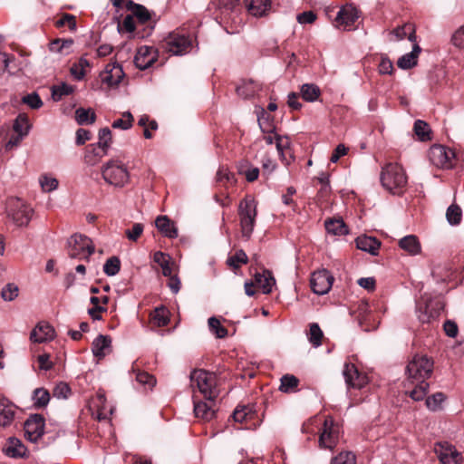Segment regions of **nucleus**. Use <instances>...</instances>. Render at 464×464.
<instances>
[{"instance_id":"nucleus-49","label":"nucleus","mask_w":464,"mask_h":464,"mask_svg":"<svg viewBox=\"0 0 464 464\" xmlns=\"http://www.w3.org/2000/svg\"><path fill=\"white\" fill-rule=\"evenodd\" d=\"M121 261L118 256L108 258L103 266V272L108 276H113L120 272Z\"/></svg>"},{"instance_id":"nucleus-1","label":"nucleus","mask_w":464,"mask_h":464,"mask_svg":"<svg viewBox=\"0 0 464 464\" xmlns=\"http://www.w3.org/2000/svg\"><path fill=\"white\" fill-rule=\"evenodd\" d=\"M433 372V361L426 355L416 354L406 367L409 380L415 387L409 392L414 401H421L427 395L430 384L426 382Z\"/></svg>"},{"instance_id":"nucleus-37","label":"nucleus","mask_w":464,"mask_h":464,"mask_svg":"<svg viewBox=\"0 0 464 464\" xmlns=\"http://www.w3.org/2000/svg\"><path fill=\"white\" fill-rule=\"evenodd\" d=\"M269 8V0H250L248 5L249 12L255 16L265 15Z\"/></svg>"},{"instance_id":"nucleus-34","label":"nucleus","mask_w":464,"mask_h":464,"mask_svg":"<svg viewBox=\"0 0 464 464\" xmlns=\"http://www.w3.org/2000/svg\"><path fill=\"white\" fill-rule=\"evenodd\" d=\"M279 391L285 393H291L297 391L299 380L292 374H285L281 377Z\"/></svg>"},{"instance_id":"nucleus-53","label":"nucleus","mask_w":464,"mask_h":464,"mask_svg":"<svg viewBox=\"0 0 464 464\" xmlns=\"http://www.w3.org/2000/svg\"><path fill=\"white\" fill-rule=\"evenodd\" d=\"M136 381L148 389H151L156 384L155 377L145 372H137Z\"/></svg>"},{"instance_id":"nucleus-47","label":"nucleus","mask_w":464,"mask_h":464,"mask_svg":"<svg viewBox=\"0 0 464 464\" xmlns=\"http://www.w3.org/2000/svg\"><path fill=\"white\" fill-rule=\"evenodd\" d=\"M307 335L309 342L313 344L314 347H319L322 344V338L324 334L318 324L313 323L310 324L309 333Z\"/></svg>"},{"instance_id":"nucleus-38","label":"nucleus","mask_w":464,"mask_h":464,"mask_svg":"<svg viewBox=\"0 0 464 464\" xmlns=\"http://www.w3.org/2000/svg\"><path fill=\"white\" fill-rule=\"evenodd\" d=\"M260 90L259 85L254 81L245 82L243 84L237 88V92L239 96L247 99L255 96Z\"/></svg>"},{"instance_id":"nucleus-31","label":"nucleus","mask_w":464,"mask_h":464,"mask_svg":"<svg viewBox=\"0 0 464 464\" xmlns=\"http://www.w3.org/2000/svg\"><path fill=\"white\" fill-rule=\"evenodd\" d=\"M128 9L131 12V15L137 18L140 24H145L150 19V11L141 5L130 2Z\"/></svg>"},{"instance_id":"nucleus-3","label":"nucleus","mask_w":464,"mask_h":464,"mask_svg":"<svg viewBox=\"0 0 464 464\" xmlns=\"http://www.w3.org/2000/svg\"><path fill=\"white\" fill-rule=\"evenodd\" d=\"M191 386L198 389L207 401H212L218 396L217 376L205 370H194L190 373Z\"/></svg>"},{"instance_id":"nucleus-7","label":"nucleus","mask_w":464,"mask_h":464,"mask_svg":"<svg viewBox=\"0 0 464 464\" xmlns=\"http://www.w3.org/2000/svg\"><path fill=\"white\" fill-rule=\"evenodd\" d=\"M8 218L17 227H26L33 214V209L19 198H10L6 201Z\"/></svg>"},{"instance_id":"nucleus-36","label":"nucleus","mask_w":464,"mask_h":464,"mask_svg":"<svg viewBox=\"0 0 464 464\" xmlns=\"http://www.w3.org/2000/svg\"><path fill=\"white\" fill-rule=\"evenodd\" d=\"M150 320L159 327L166 326L169 323L168 310L164 306L155 308L150 314Z\"/></svg>"},{"instance_id":"nucleus-32","label":"nucleus","mask_w":464,"mask_h":464,"mask_svg":"<svg viewBox=\"0 0 464 464\" xmlns=\"http://www.w3.org/2000/svg\"><path fill=\"white\" fill-rule=\"evenodd\" d=\"M392 34L397 41L402 40L404 37L408 36L411 42L414 44L416 42L415 29L411 24H405L402 26H399L394 29Z\"/></svg>"},{"instance_id":"nucleus-18","label":"nucleus","mask_w":464,"mask_h":464,"mask_svg":"<svg viewBox=\"0 0 464 464\" xmlns=\"http://www.w3.org/2000/svg\"><path fill=\"white\" fill-rule=\"evenodd\" d=\"M123 76L124 72L119 64H108L100 74L101 81L109 87L117 86Z\"/></svg>"},{"instance_id":"nucleus-43","label":"nucleus","mask_w":464,"mask_h":464,"mask_svg":"<svg viewBox=\"0 0 464 464\" xmlns=\"http://www.w3.org/2000/svg\"><path fill=\"white\" fill-rule=\"evenodd\" d=\"M30 130V123L28 117L24 113H21L17 116L14 123V130L21 135L25 137Z\"/></svg>"},{"instance_id":"nucleus-23","label":"nucleus","mask_w":464,"mask_h":464,"mask_svg":"<svg viewBox=\"0 0 464 464\" xmlns=\"http://www.w3.org/2000/svg\"><path fill=\"white\" fill-rule=\"evenodd\" d=\"M15 406L6 399L0 400V426L8 427L14 421Z\"/></svg>"},{"instance_id":"nucleus-15","label":"nucleus","mask_w":464,"mask_h":464,"mask_svg":"<svg viewBox=\"0 0 464 464\" xmlns=\"http://www.w3.org/2000/svg\"><path fill=\"white\" fill-rule=\"evenodd\" d=\"M345 383L350 388L361 389L367 383V377L359 372L353 363H345L343 371Z\"/></svg>"},{"instance_id":"nucleus-58","label":"nucleus","mask_w":464,"mask_h":464,"mask_svg":"<svg viewBox=\"0 0 464 464\" xmlns=\"http://www.w3.org/2000/svg\"><path fill=\"white\" fill-rule=\"evenodd\" d=\"M123 119H118L112 123L115 129L128 130L131 127L133 117L130 112L126 111L123 113Z\"/></svg>"},{"instance_id":"nucleus-21","label":"nucleus","mask_w":464,"mask_h":464,"mask_svg":"<svg viewBox=\"0 0 464 464\" xmlns=\"http://www.w3.org/2000/svg\"><path fill=\"white\" fill-rule=\"evenodd\" d=\"M3 451L6 456L17 459L25 457L27 449L19 439L10 437L5 443Z\"/></svg>"},{"instance_id":"nucleus-29","label":"nucleus","mask_w":464,"mask_h":464,"mask_svg":"<svg viewBox=\"0 0 464 464\" xmlns=\"http://www.w3.org/2000/svg\"><path fill=\"white\" fill-rule=\"evenodd\" d=\"M399 246L401 249L408 252L411 256L418 255L420 252V244L416 236L409 235L402 237L399 241Z\"/></svg>"},{"instance_id":"nucleus-13","label":"nucleus","mask_w":464,"mask_h":464,"mask_svg":"<svg viewBox=\"0 0 464 464\" xmlns=\"http://www.w3.org/2000/svg\"><path fill=\"white\" fill-rule=\"evenodd\" d=\"M358 17V11L354 6L345 5L338 11L334 25L343 31L351 30Z\"/></svg>"},{"instance_id":"nucleus-20","label":"nucleus","mask_w":464,"mask_h":464,"mask_svg":"<svg viewBox=\"0 0 464 464\" xmlns=\"http://www.w3.org/2000/svg\"><path fill=\"white\" fill-rule=\"evenodd\" d=\"M194 413L198 419L209 421L216 415L215 400L212 401H194Z\"/></svg>"},{"instance_id":"nucleus-50","label":"nucleus","mask_w":464,"mask_h":464,"mask_svg":"<svg viewBox=\"0 0 464 464\" xmlns=\"http://www.w3.org/2000/svg\"><path fill=\"white\" fill-rule=\"evenodd\" d=\"M462 217L461 209L457 205H450L446 212L447 220L450 225L459 224Z\"/></svg>"},{"instance_id":"nucleus-9","label":"nucleus","mask_w":464,"mask_h":464,"mask_svg":"<svg viewBox=\"0 0 464 464\" xmlns=\"http://www.w3.org/2000/svg\"><path fill=\"white\" fill-rule=\"evenodd\" d=\"M192 47V42L188 36L172 33L163 42V48L166 52L174 55L188 53Z\"/></svg>"},{"instance_id":"nucleus-22","label":"nucleus","mask_w":464,"mask_h":464,"mask_svg":"<svg viewBox=\"0 0 464 464\" xmlns=\"http://www.w3.org/2000/svg\"><path fill=\"white\" fill-rule=\"evenodd\" d=\"M255 283L264 294H270L276 285V279L271 271L264 269L261 273L255 274Z\"/></svg>"},{"instance_id":"nucleus-64","label":"nucleus","mask_w":464,"mask_h":464,"mask_svg":"<svg viewBox=\"0 0 464 464\" xmlns=\"http://www.w3.org/2000/svg\"><path fill=\"white\" fill-rule=\"evenodd\" d=\"M451 42L454 46L459 49H464V25L455 31L452 34Z\"/></svg>"},{"instance_id":"nucleus-11","label":"nucleus","mask_w":464,"mask_h":464,"mask_svg":"<svg viewBox=\"0 0 464 464\" xmlns=\"http://www.w3.org/2000/svg\"><path fill=\"white\" fill-rule=\"evenodd\" d=\"M311 288L316 295H325L332 288L334 276L326 269L315 271L311 276Z\"/></svg>"},{"instance_id":"nucleus-60","label":"nucleus","mask_w":464,"mask_h":464,"mask_svg":"<svg viewBox=\"0 0 464 464\" xmlns=\"http://www.w3.org/2000/svg\"><path fill=\"white\" fill-rule=\"evenodd\" d=\"M70 393L71 389L65 382H59L53 391V397L57 399H67Z\"/></svg>"},{"instance_id":"nucleus-54","label":"nucleus","mask_w":464,"mask_h":464,"mask_svg":"<svg viewBox=\"0 0 464 464\" xmlns=\"http://www.w3.org/2000/svg\"><path fill=\"white\" fill-rule=\"evenodd\" d=\"M444 400L445 395L442 392H437L426 399V405L430 411H437Z\"/></svg>"},{"instance_id":"nucleus-33","label":"nucleus","mask_w":464,"mask_h":464,"mask_svg":"<svg viewBox=\"0 0 464 464\" xmlns=\"http://www.w3.org/2000/svg\"><path fill=\"white\" fill-rule=\"evenodd\" d=\"M73 44V40L72 39H56L51 42L49 45V49L53 53H61L63 55H67L71 52V48Z\"/></svg>"},{"instance_id":"nucleus-16","label":"nucleus","mask_w":464,"mask_h":464,"mask_svg":"<svg viewBox=\"0 0 464 464\" xmlns=\"http://www.w3.org/2000/svg\"><path fill=\"white\" fill-rule=\"evenodd\" d=\"M157 50L154 47L140 46L134 57V63L140 70H146L157 61Z\"/></svg>"},{"instance_id":"nucleus-57","label":"nucleus","mask_w":464,"mask_h":464,"mask_svg":"<svg viewBox=\"0 0 464 464\" xmlns=\"http://www.w3.org/2000/svg\"><path fill=\"white\" fill-rule=\"evenodd\" d=\"M111 143V132L109 128H103L99 131V141L96 145L108 150Z\"/></svg>"},{"instance_id":"nucleus-19","label":"nucleus","mask_w":464,"mask_h":464,"mask_svg":"<svg viewBox=\"0 0 464 464\" xmlns=\"http://www.w3.org/2000/svg\"><path fill=\"white\" fill-rule=\"evenodd\" d=\"M92 351L98 359L104 358L111 351V338L109 335H98L92 343Z\"/></svg>"},{"instance_id":"nucleus-61","label":"nucleus","mask_w":464,"mask_h":464,"mask_svg":"<svg viewBox=\"0 0 464 464\" xmlns=\"http://www.w3.org/2000/svg\"><path fill=\"white\" fill-rule=\"evenodd\" d=\"M67 25L71 31L76 29L75 16L70 14H63L59 20L56 21V26L62 27Z\"/></svg>"},{"instance_id":"nucleus-46","label":"nucleus","mask_w":464,"mask_h":464,"mask_svg":"<svg viewBox=\"0 0 464 464\" xmlns=\"http://www.w3.org/2000/svg\"><path fill=\"white\" fill-rule=\"evenodd\" d=\"M413 130L420 140L425 141L431 139L430 126L425 121L417 120L414 123Z\"/></svg>"},{"instance_id":"nucleus-40","label":"nucleus","mask_w":464,"mask_h":464,"mask_svg":"<svg viewBox=\"0 0 464 464\" xmlns=\"http://www.w3.org/2000/svg\"><path fill=\"white\" fill-rule=\"evenodd\" d=\"M75 119L78 124H92L95 121L96 116L92 110L79 108L75 111Z\"/></svg>"},{"instance_id":"nucleus-48","label":"nucleus","mask_w":464,"mask_h":464,"mask_svg":"<svg viewBox=\"0 0 464 464\" xmlns=\"http://www.w3.org/2000/svg\"><path fill=\"white\" fill-rule=\"evenodd\" d=\"M73 92V87L67 83H61L52 87V98L53 101L58 102L63 96L69 95Z\"/></svg>"},{"instance_id":"nucleus-10","label":"nucleus","mask_w":464,"mask_h":464,"mask_svg":"<svg viewBox=\"0 0 464 464\" xmlns=\"http://www.w3.org/2000/svg\"><path fill=\"white\" fill-rule=\"evenodd\" d=\"M454 158V151L442 145H433L429 150L430 161L438 168L450 169L453 167Z\"/></svg>"},{"instance_id":"nucleus-25","label":"nucleus","mask_w":464,"mask_h":464,"mask_svg":"<svg viewBox=\"0 0 464 464\" xmlns=\"http://www.w3.org/2000/svg\"><path fill=\"white\" fill-rule=\"evenodd\" d=\"M290 144L291 143L289 138L286 136H279V138L276 139V150L279 153L281 160L285 165H289L292 160H294V157L290 150Z\"/></svg>"},{"instance_id":"nucleus-8","label":"nucleus","mask_w":464,"mask_h":464,"mask_svg":"<svg viewBox=\"0 0 464 464\" xmlns=\"http://www.w3.org/2000/svg\"><path fill=\"white\" fill-rule=\"evenodd\" d=\"M339 438V426L334 422L332 417L327 416L319 430V448L332 450L336 447Z\"/></svg>"},{"instance_id":"nucleus-62","label":"nucleus","mask_w":464,"mask_h":464,"mask_svg":"<svg viewBox=\"0 0 464 464\" xmlns=\"http://www.w3.org/2000/svg\"><path fill=\"white\" fill-rule=\"evenodd\" d=\"M144 227L140 223H135L130 229H127L125 234L129 240L137 241L141 236Z\"/></svg>"},{"instance_id":"nucleus-30","label":"nucleus","mask_w":464,"mask_h":464,"mask_svg":"<svg viewBox=\"0 0 464 464\" xmlns=\"http://www.w3.org/2000/svg\"><path fill=\"white\" fill-rule=\"evenodd\" d=\"M302 98L308 102H315L321 95L320 88L314 83H304L300 88Z\"/></svg>"},{"instance_id":"nucleus-17","label":"nucleus","mask_w":464,"mask_h":464,"mask_svg":"<svg viewBox=\"0 0 464 464\" xmlns=\"http://www.w3.org/2000/svg\"><path fill=\"white\" fill-rule=\"evenodd\" d=\"M54 338L53 327L46 322L38 323L30 334L32 343H42Z\"/></svg>"},{"instance_id":"nucleus-24","label":"nucleus","mask_w":464,"mask_h":464,"mask_svg":"<svg viewBox=\"0 0 464 464\" xmlns=\"http://www.w3.org/2000/svg\"><path fill=\"white\" fill-rule=\"evenodd\" d=\"M158 230L165 237L175 238L178 237V229L174 223L167 216H160L155 220Z\"/></svg>"},{"instance_id":"nucleus-12","label":"nucleus","mask_w":464,"mask_h":464,"mask_svg":"<svg viewBox=\"0 0 464 464\" xmlns=\"http://www.w3.org/2000/svg\"><path fill=\"white\" fill-rule=\"evenodd\" d=\"M434 451L441 464H459L462 461L461 454L449 442H438Z\"/></svg>"},{"instance_id":"nucleus-4","label":"nucleus","mask_w":464,"mask_h":464,"mask_svg":"<svg viewBox=\"0 0 464 464\" xmlns=\"http://www.w3.org/2000/svg\"><path fill=\"white\" fill-rule=\"evenodd\" d=\"M105 182L116 188H123L130 180L127 167L119 160H109L102 168Z\"/></svg>"},{"instance_id":"nucleus-41","label":"nucleus","mask_w":464,"mask_h":464,"mask_svg":"<svg viewBox=\"0 0 464 464\" xmlns=\"http://www.w3.org/2000/svg\"><path fill=\"white\" fill-rule=\"evenodd\" d=\"M33 401L36 408L45 407L50 401V393L44 388H36L33 393Z\"/></svg>"},{"instance_id":"nucleus-63","label":"nucleus","mask_w":464,"mask_h":464,"mask_svg":"<svg viewBox=\"0 0 464 464\" xmlns=\"http://www.w3.org/2000/svg\"><path fill=\"white\" fill-rule=\"evenodd\" d=\"M40 184L44 191L50 192L57 188L58 180L54 178L44 176L40 179Z\"/></svg>"},{"instance_id":"nucleus-2","label":"nucleus","mask_w":464,"mask_h":464,"mask_svg":"<svg viewBox=\"0 0 464 464\" xmlns=\"http://www.w3.org/2000/svg\"><path fill=\"white\" fill-rule=\"evenodd\" d=\"M382 187L393 195H401L405 190L408 178L403 168L398 163L386 164L380 176Z\"/></svg>"},{"instance_id":"nucleus-59","label":"nucleus","mask_w":464,"mask_h":464,"mask_svg":"<svg viewBox=\"0 0 464 464\" xmlns=\"http://www.w3.org/2000/svg\"><path fill=\"white\" fill-rule=\"evenodd\" d=\"M22 102L32 109H39L43 106V102L36 92L24 96Z\"/></svg>"},{"instance_id":"nucleus-35","label":"nucleus","mask_w":464,"mask_h":464,"mask_svg":"<svg viewBox=\"0 0 464 464\" xmlns=\"http://www.w3.org/2000/svg\"><path fill=\"white\" fill-rule=\"evenodd\" d=\"M325 229L333 235H346L348 229L342 219H327L324 222Z\"/></svg>"},{"instance_id":"nucleus-42","label":"nucleus","mask_w":464,"mask_h":464,"mask_svg":"<svg viewBox=\"0 0 464 464\" xmlns=\"http://www.w3.org/2000/svg\"><path fill=\"white\" fill-rule=\"evenodd\" d=\"M259 127L264 134L263 140L266 144L270 145L274 142L276 143V139L279 138V135L275 133V126H265L264 118H258Z\"/></svg>"},{"instance_id":"nucleus-51","label":"nucleus","mask_w":464,"mask_h":464,"mask_svg":"<svg viewBox=\"0 0 464 464\" xmlns=\"http://www.w3.org/2000/svg\"><path fill=\"white\" fill-rule=\"evenodd\" d=\"M331 464H356V457L352 451H342L332 459Z\"/></svg>"},{"instance_id":"nucleus-5","label":"nucleus","mask_w":464,"mask_h":464,"mask_svg":"<svg viewBox=\"0 0 464 464\" xmlns=\"http://www.w3.org/2000/svg\"><path fill=\"white\" fill-rule=\"evenodd\" d=\"M238 216L243 237L248 240L254 231L256 218V204L251 198H245L238 206Z\"/></svg>"},{"instance_id":"nucleus-28","label":"nucleus","mask_w":464,"mask_h":464,"mask_svg":"<svg viewBox=\"0 0 464 464\" xmlns=\"http://www.w3.org/2000/svg\"><path fill=\"white\" fill-rule=\"evenodd\" d=\"M357 248L368 252L373 256L377 255L380 247V242L372 237H358L356 238Z\"/></svg>"},{"instance_id":"nucleus-44","label":"nucleus","mask_w":464,"mask_h":464,"mask_svg":"<svg viewBox=\"0 0 464 464\" xmlns=\"http://www.w3.org/2000/svg\"><path fill=\"white\" fill-rule=\"evenodd\" d=\"M247 262L248 257L243 249L237 250L235 255L228 256L227 259V266L233 269H237Z\"/></svg>"},{"instance_id":"nucleus-56","label":"nucleus","mask_w":464,"mask_h":464,"mask_svg":"<svg viewBox=\"0 0 464 464\" xmlns=\"http://www.w3.org/2000/svg\"><path fill=\"white\" fill-rule=\"evenodd\" d=\"M18 286L14 284H7L2 290L1 295L5 301H13L18 295Z\"/></svg>"},{"instance_id":"nucleus-26","label":"nucleus","mask_w":464,"mask_h":464,"mask_svg":"<svg viewBox=\"0 0 464 464\" xmlns=\"http://www.w3.org/2000/svg\"><path fill=\"white\" fill-rule=\"evenodd\" d=\"M421 52V48L418 44H414L412 46V51L402 55L397 62L398 66L401 69H411L417 64L418 56Z\"/></svg>"},{"instance_id":"nucleus-55","label":"nucleus","mask_w":464,"mask_h":464,"mask_svg":"<svg viewBox=\"0 0 464 464\" xmlns=\"http://www.w3.org/2000/svg\"><path fill=\"white\" fill-rule=\"evenodd\" d=\"M253 415L252 410L247 406H238L233 412V419L237 422H243Z\"/></svg>"},{"instance_id":"nucleus-52","label":"nucleus","mask_w":464,"mask_h":464,"mask_svg":"<svg viewBox=\"0 0 464 464\" xmlns=\"http://www.w3.org/2000/svg\"><path fill=\"white\" fill-rule=\"evenodd\" d=\"M208 326L210 331L218 337L224 338L227 335V330L221 325L218 319L210 317L208 319Z\"/></svg>"},{"instance_id":"nucleus-14","label":"nucleus","mask_w":464,"mask_h":464,"mask_svg":"<svg viewBox=\"0 0 464 464\" xmlns=\"http://www.w3.org/2000/svg\"><path fill=\"white\" fill-rule=\"evenodd\" d=\"M44 419L41 415H32L24 422V436L32 441L36 442L44 434Z\"/></svg>"},{"instance_id":"nucleus-45","label":"nucleus","mask_w":464,"mask_h":464,"mask_svg":"<svg viewBox=\"0 0 464 464\" xmlns=\"http://www.w3.org/2000/svg\"><path fill=\"white\" fill-rule=\"evenodd\" d=\"M90 66L89 61L84 58L81 57L78 61V63H73L70 69V72L72 75L78 81L83 79L85 76V70Z\"/></svg>"},{"instance_id":"nucleus-39","label":"nucleus","mask_w":464,"mask_h":464,"mask_svg":"<svg viewBox=\"0 0 464 464\" xmlns=\"http://www.w3.org/2000/svg\"><path fill=\"white\" fill-rule=\"evenodd\" d=\"M169 259L168 255L160 251L156 252L153 256L154 262L160 266L164 276H170L172 274Z\"/></svg>"},{"instance_id":"nucleus-27","label":"nucleus","mask_w":464,"mask_h":464,"mask_svg":"<svg viewBox=\"0 0 464 464\" xmlns=\"http://www.w3.org/2000/svg\"><path fill=\"white\" fill-rule=\"evenodd\" d=\"M108 150L99 147L96 144H92L86 150L84 155V162L90 166H94L100 162V160L107 155Z\"/></svg>"},{"instance_id":"nucleus-6","label":"nucleus","mask_w":464,"mask_h":464,"mask_svg":"<svg viewBox=\"0 0 464 464\" xmlns=\"http://www.w3.org/2000/svg\"><path fill=\"white\" fill-rule=\"evenodd\" d=\"M94 251V245L86 236L74 234L67 240V254L71 258L89 260Z\"/></svg>"}]
</instances>
